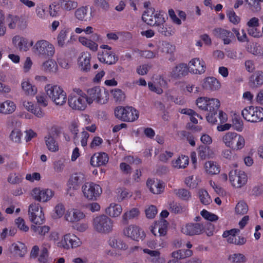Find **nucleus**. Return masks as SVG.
<instances>
[{"label": "nucleus", "mask_w": 263, "mask_h": 263, "mask_svg": "<svg viewBox=\"0 0 263 263\" xmlns=\"http://www.w3.org/2000/svg\"><path fill=\"white\" fill-rule=\"evenodd\" d=\"M189 72L193 74H201L205 71V64L202 60L198 58H193L190 61L187 65Z\"/></svg>", "instance_id": "nucleus-24"}, {"label": "nucleus", "mask_w": 263, "mask_h": 263, "mask_svg": "<svg viewBox=\"0 0 263 263\" xmlns=\"http://www.w3.org/2000/svg\"><path fill=\"white\" fill-rule=\"evenodd\" d=\"M122 212V208L121 205L115 203H110L105 210V214L112 218L119 217L121 215Z\"/></svg>", "instance_id": "nucleus-37"}, {"label": "nucleus", "mask_w": 263, "mask_h": 263, "mask_svg": "<svg viewBox=\"0 0 263 263\" xmlns=\"http://www.w3.org/2000/svg\"><path fill=\"white\" fill-rule=\"evenodd\" d=\"M46 94L40 93L36 96L35 99L37 105L39 106L45 107L48 105V100Z\"/></svg>", "instance_id": "nucleus-62"}, {"label": "nucleus", "mask_w": 263, "mask_h": 263, "mask_svg": "<svg viewBox=\"0 0 263 263\" xmlns=\"http://www.w3.org/2000/svg\"><path fill=\"white\" fill-rule=\"evenodd\" d=\"M206 173L213 175L218 174L220 171V167L216 162L208 161L204 165Z\"/></svg>", "instance_id": "nucleus-43"}, {"label": "nucleus", "mask_w": 263, "mask_h": 263, "mask_svg": "<svg viewBox=\"0 0 263 263\" xmlns=\"http://www.w3.org/2000/svg\"><path fill=\"white\" fill-rule=\"evenodd\" d=\"M168 208L171 212L174 213H182L186 210L185 206L174 201H171L168 203Z\"/></svg>", "instance_id": "nucleus-56"}, {"label": "nucleus", "mask_w": 263, "mask_h": 263, "mask_svg": "<svg viewBox=\"0 0 263 263\" xmlns=\"http://www.w3.org/2000/svg\"><path fill=\"white\" fill-rule=\"evenodd\" d=\"M189 158L185 155L179 156L177 158L174 159L172 162V166L176 168H185L189 164Z\"/></svg>", "instance_id": "nucleus-45"}, {"label": "nucleus", "mask_w": 263, "mask_h": 263, "mask_svg": "<svg viewBox=\"0 0 263 263\" xmlns=\"http://www.w3.org/2000/svg\"><path fill=\"white\" fill-rule=\"evenodd\" d=\"M28 215L32 224L42 225L45 222L43 209L39 203L32 202L29 205Z\"/></svg>", "instance_id": "nucleus-9"}, {"label": "nucleus", "mask_w": 263, "mask_h": 263, "mask_svg": "<svg viewBox=\"0 0 263 263\" xmlns=\"http://www.w3.org/2000/svg\"><path fill=\"white\" fill-rule=\"evenodd\" d=\"M4 22L9 29H14L16 28L22 29L26 26V22L18 15L8 14L6 15H4Z\"/></svg>", "instance_id": "nucleus-20"}, {"label": "nucleus", "mask_w": 263, "mask_h": 263, "mask_svg": "<svg viewBox=\"0 0 263 263\" xmlns=\"http://www.w3.org/2000/svg\"><path fill=\"white\" fill-rule=\"evenodd\" d=\"M180 112L182 114L189 116L191 121L194 124H197L198 123V120L196 117H199L200 119H202L201 116H199L195 111L191 109L183 108L182 109Z\"/></svg>", "instance_id": "nucleus-58"}, {"label": "nucleus", "mask_w": 263, "mask_h": 263, "mask_svg": "<svg viewBox=\"0 0 263 263\" xmlns=\"http://www.w3.org/2000/svg\"><path fill=\"white\" fill-rule=\"evenodd\" d=\"M91 54L87 51L81 52L78 58V65L81 71L87 72L90 69Z\"/></svg>", "instance_id": "nucleus-28"}, {"label": "nucleus", "mask_w": 263, "mask_h": 263, "mask_svg": "<svg viewBox=\"0 0 263 263\" xmlns=\"http://www.w3.org/2000/svg\"><path fill=\"white\" fill-rule=\"evenodd\" d=\"M92 226L97 232L106 234L112 231L114 222L107 216L101 215L93 218Z\"/></svg>", "instance_id": "nucleus-5"}, {"label": "nucleus", "mask_w": 263, "mask_h": 263, "mask_svg": "<svg viewBox=\"0 0 263 263\" xmlns=\"http://www.w3.org/2000/svg\"><path fill=\"white\" fill-rule=\"evenodd\" d=\"M15 223L17 228L22 232H27L29 230V226L26 224L25 220L18 217L15 220Z\"/></svg>", "instance_id": "nucleus-64"}, {"label": "nucleus", "mask_w": 263, "mask_h": 263, "mask_svg": "<svg viewBox=\"0 0 263 263\" xmlns=\"http://www.w3.org/2000/svg\"><path fill=\"white\" fill-rule=\"evenodd\" d=\"M236 134V133L234 132H228L222 136L221 141L227 147L230 148Z\"/></svg>", "instance_id": "nucleus-49"}, {"label": "nucleus", "mask_w": 263, "mask_h": 263, "mask_svg": "<svg viewBox=\"0 0 263 263\" xmlns=\"http://www.w3.org/2000/svg\"><path fill=\"white\" fill-rule=\"evenodd\" d=\"M88 7L82 6L78 8L74 12V16L79 21H83L86 20L87 15Z\"/></svg>", "instance_id": "nucleus-55"}, {"label": "nucleus", "mask_w": 263, "mask_h": 263, "mask_svg": "<svg viewBox=\"0 0 263 263\" xmlns=\"http://www.w3.org/2000/svg\"><path fill=\"white\" fill-rule=\"evenodd\" d=\"M82 194L84 198L89 201L98 200L102 193L101 186L93 182H86L81 187Z\"/></svg>", "instance_id": "nucleus-8"}, {"label": "nucleus", "mask_w": 263, "mask_h": 263, "mask_svg": "<svg viewBox=\"0 0 263 263\" xmlns=\"http://www.w3.org/2000/svg\"><path fill=\"white\" fill-rule=\"evenodd\" d=\"M45 92L56 105L62 106L67 100V94L62 87L58 85L48 84L45 86Z\"/></svg>", "instance_id": "nucleus-3"}, {"label": "nucleus", "mask_w": 263, "mask_h": 263, "mask_svg": "<svg viewBox=\"0 0 263 263\" xmlns=\"http://www.w3.org/2000/svg\"><path fill=\"white\" fill-rule=\"evenodd\" d=\"M229 260L233 263H245L247 261V258L242 254L234 253L229 256Z\"/></svg>", "instance_id": "nucleus-61"}, {"label": "nucleus", "mask_w": 263, "mask_h": 263, "mask_svg": "<svg viewBox=\"0 0 263 263\" xmlns=\"http://www.w3.org/2000/svg\"><path fill=\"white\" fill-rule=\"evenodd\" d=\"M21 88L25 95L34 96L37 92L36 87L32 84L28 79H24L21 82Z\"/></svg>", "instance_id": "nucleus-34"}, {"label": "nucleus", "mask_w": 263, "mask_h": 263, "mask_svg": "<svg viewBox=\"0 0 263 263\" xmlns=\"http://www.w3.org/2000/svg\"><path fill=\"white\" fill-rule=\"evenodd\" d=\"M12 44L17 47L20 51L26 52L32 46L33 42L29 41L27 38L18 35L14 36L12 40Z\"/></svg>", "instance_id": "nucleus-26"}, {"label": "nucleus", "mask_w": 263, "mask_h": 263, "mask_svg": "<svg viewBox=\"0 0 263 263\" xmlns=\"http://www.w3.org/2000/svg\"><path fill=\"white\" fill-rule=\"evenodd\" d=\"M200 215L205 220L211 222H216L219 219L217 215L205 209L200 212Z\"/></svg>", "instance_id": "nucleus-59"}, {"label": "nucleus", "mask_w": 263, "mask_h": 263, "mask_svg": "<svg viewBox=\"0 0 263 263\" xmlns=\"http://www.w3.org/2000/svg\"><path fill=\"white\" fill-rule=\"evenodd\" d=\"M86 94L89 105L92 104L93 102L105 104L108 100L107 93L105 92H102L100 87L98 86L88 88Z\"/></svg>", "instance_id": "nucleus-14"}, {"label": "nucleus", "mask_w": 263, "mask_h": 263, "mask_svg": "<svg viewBox=\"0 0 263 263\" xmlns=\"http://www.w3.org/2000/svg\"><path fill=\"white\" fill-rule=\"evenodd\" d=\"M198 195L200 202L204 205H209L212 202V199L208 192L203 189L198 191Z\"/></svg>", "instance_id": "nucleus-54"}, {"label": "nucleus", "mask_w": 263, "mask_h": 263, "mask_svg": "<svg viewBox=\"0 0 263 263\" xmlns=\"http://www.w3.org/2000/svg\"><path fill=\"white\" fill-rule=\"evenodd\" d=\"M32 51L39 57L51 58L55 53V48L52 44L46 40L37 41L32 47Z\"/></svg>", "instance_id": "nucleus-7"}, {"label": "nucleus", "mask_w": 263, "mask_h": 263, "mask_svg": "<svg viewBox=\"0 0 263 263\" xmlns=\"http://www.w3.org/2000/svg\"><path fill=\"white\" fill-rule=\"evenodd\" d=\"M30 194L33 200L41 203L49 202L54 196V192L52 190L42 187L33 188Z\"/></svg>", "instance_id": "nucleus-12"}, {"label": "nucleus", "mask_w": 263, "mask_h": 263, "mask_svg": "<svg viewBox=\"0 0 263 263\" xmlns=\"http://www.w3.org/2000/svg\"><path fill=\"white\" fill-rule=\"evenodd\" d=\"M175 50V47L165 41L160 42L158 46L157 53H171Z\"/></svg>", "instance_id": "nucleus-48"}, {"label": "nucleus", "mask_w": 263, "mask_h": 263, "mask_svg": "<svg viewBox=\"0 0 263 263\" xmlns=\"http://www.w3.org/2000/svg\"><path fill=\"white\" fill-rule=\"evenodd\" d=\"M229 179L233 187L240 189L246 184L248 176L245 172L235 170H232L229 172Z\"/></svg>", "instance_id": "nucleus-15"}, {"label": "nucleus", "mask_w": 263, "mask_h": 263, "mask_svg": "<svg viewBox=\"0 0 263 263\" xmlns=\"http://www.w3.org/2000/svg\"><path fill=\"white\" fill-rule=\"evenodd\" d=\"M67 34L68 30L64 28L60 30L57 36L58 44L59 46L61 47L64 46L67 39Z\"/></svg>", "instance_id": "nucleus-63"}, {"label": "nucleus", "mask_w": 263, "mask_h": 263, "mask_svg": "<svg viewBox=\"0 0 263 263\" xmlns=\"http://www.w3.org/2000/svg\"><path fill=\"white\" fill-rule=\"evenodd\" d=\"M196 104L199 109L208 112L217 111L220 105L218 99L207 97H199L196 100Z\"/></svg>", "instance_id": "nucleus-11"}, {"label": "nucleus", "mask_w": 263, "mask_h": 263, "mask_svg": "<svg viewBox=\"0 0 263 263\" xmlns=\"http://www.w3.org/2000/svg\"><path fill=\"white\" fill-rule=\"evenodd\" d=\"M86 217L85 213L80 209L71 208L66 210L64 219L69 222L77 223Z\"/></svg>", "instance_id": "nucleus-23"}, {"label": "nucleus", "mask_w": 263, "mask_h": 263, "mask_svg": "<svg viewBox=\"0 0 263 263\" xmlns=\"http://www.w3.org/2000/svg\"><path fill=\"white\" fill-rule=\"evenodd\" d=\"M21 104L26 110L30 112L35 117L39 118H42L44 117L45 114L44 110L42 107L34 104L30 99L25 98L22 99Z\"/></svg>", "instance_id": "nucleus-18"}, {"label": "nucleus", "mask_w": 263, "mask_h": 263, "mask_svg": "<svg viewBox=\"0 0 263 263\" xmlns=\"http://www.w3.org/2000/svg\"><path fill=\"white\" fill-rule=\"evenodd\" d=\"M115 117L119 120L127 122H133L137 120L139 116V111L132 106L117 107L114 110Z\"/></svg>", "instance_id": "nucleus-6"}, {"label": "nucleus", "mask_w": 263, "mask_h": 263, "mask_svg": "<svg viewBox=\"0 0 263 263\" xmlns=\"http://www.w3.org/2000/svg\"><path fill=\"white\" fill-rule=\"evenodd\" d=\"M59 5L61 8L65 11H71L78 6V3L74 0H60Z\"/></svg>", "instance_id": "nucleus-44"}, {"label": "nucleus", "mask_w": 263, "mask_h": 263, "mask_svg": "<svg viewBox=\"0 0 263 263\" xmlns=\"http://www.w3.org/2000/svg\"><path fill=\"white\" fill-rule=\"evenodd\" d=\"M166 85V81L161 77H159L157 80V83H153L151 82L148 83V86L149 89L156 92L157 94L160 95L163 92V88L165 87Z\"/></svg>", "instance_id": "nucleus-40"}, {"label": "nucleus", "mask_w": 263, "mask_h": 263, "mask_svg": "<svg viewBox=\"0 0 263 263\" xmlns=\"http://www.w3.org/2000/svg\"><path fill=\"white\" fill-rule=\"evenodd\" d=\"M9 251L12 256L19 258L24 257L28 252L26 245L20 241L12 243L9 247Z\"/></svg>", "instance_id": "nucleus-22"}, {"label": "nucleus", "mask_w": 263, "mask_h": 263, "mask_svg": "<svg viewBox=\"0 0 263 263\" xmlns=\"http://www.w3.org/2000/svg\"><path fill=\"white\" fill-rule=\"evenodd\" d=\"M241 115L248 122H259L263 121V108L259 106H247L242 110Z\"/></svg>", "instance_id": "nucleus-10"}, {"label": "nucleus", "mask_w": 263, "mask_h": 263, "mask_svg": "<svg viewBox=\"0 0 263 263\" xmlns=\"http://www.w3.org/2000/svg\"><path fill=\"white\" fill-rule=\"evenodd\" d=\"M189 72L188 66L186 64L181 63L174 67L172 72V77L177 78L185 76Z\"/></svg>", "instance_id": "nucleus-42"}, {"label": "nucleus", "mask_w": 263, "mask_h": 263, "mask_svg": "<svg viewBox=\"0 0 263 263\" xmlns=\"http://www.w3.org/2000/svg\"><path fill=\"white\" fill-rule=\"evenodd\" d=\"M249 85L252 88L259 87L263 84V72L257 71L252 74L249 80Z\"/></svg>", "instance_id": "nucleus-41"}, {"label": "nucleus", "mask_w": 263, "mask_h": 263, "mask_svg": "<svg viewBox=\"0 0 263 263\" xmlns=\"http://www.w3.org/2000/svg\"><path fill=\"white\" fill-rule=\"evenodd\" d=\"M108 160V155L105 153H96L91 156L90 163L93 167H100L107 164Z\"/></svg>", "instance_id": "nucleus-30"}, {"label": "nucleus", "mask_w": 263, "mask_h": 263, "mask_svg": "<svg viewBox=\"0 0 263 263\" xmlns=\"http://www.w3.org/2000/svg\"><path fill=\"white\" fill-rule=\"evenodd\" d=\"M73 94H71L68 98L69 106L73 110L84 111L89 105L86 98V94L80 88L73 89Z\"/></svg>", "instance_id": "nucleus-2"}, {"label": "nucleus", "mask_w": 263, "mask_h": 263, "mask_svg": "<svg viewBox=\"0 0 263 263\" xmlns=\"http://www.w3.org/2000/svg\"><path fill=\"white\" fill-rule=\"evenodd\" d=\"M82 245V241L79 237L73 233H67L56 242L55 246L59 249L69 250L79 248Z\"/></svg>", "instance_id": "nucleus-4"}, {"label": "nucleus", "mask_w": 263, "mask_h": 263, "mask_svg": "<svg viewBox=\"0 0 263 263\" xmlns=\"http://www.w3.org/2000/svg\"><path fill=\"white\" fill-rule=\"evenodd\" d=\"M66 211L65 206L62 203H58L53 208L52 217L53 219H59L63 216L65 217Z\"/></svg>", "instance_id": "nucleus-46"}, {"label": "nucleus", "mask_w": 263, "mask_h": 263, "mask_svg": "<svg viewBox=\"0 0 263 263\" xmlns=\"http://www.w3.org/2000/svg\"><path fill=\"white\" fill-rule=\"evenodd\" d=\"M31 230L36 234L40 236H45L49 232L50 228L49 226L46 225L40 226L33 224L31 226Z\"/></svg>", "instance_id": "nucleus-51"}, {"label": "nucleus", "mask_w": 263, "mask_h": 263, "mask_svg": "<svg viewBox=\"0 0 263 263\" xmlns=\"http://www.w3.org/2000/svg\"><path fill=\"white\" fill-rule=\"evenodd\" d=\"M36 17L41 20H46L48 18V13L46 6L41 4L36 6L35 8Z\"/></svg>", "instance_id": "nucleus-53"}, {"label": "nucleus", "mask_w": 263, "mask_h": 263, "mask_svg": "<svg viewBox=\"0 0 263 263\" xmlns=\"http://www.w3.org/2000/svg\"><path fill=\"white\" fill-rule=\"evenodd\" d=\"M181 231L189 236L201 235L204 233V225L200 223H187L182 226Z\"/></svg>", "instance_id": "nucleus-17"}, {"label": "nucleus", "mask_w": 263, "mask_h": 263, "mask_svg": "<svg viewBox=\"0 0 263 263\" xmlns=\"http://www.w3.org/2000/svg\"><path fill=\"white\" fill-rule=\"evenodd\" d=\"M233 142L230 148L236 151H240L244 148L246 144L245 137L242 135L237 133Z\"/></svg>", "instance_id": "nucleus-39"}, {"label": "nucleus", "mask_w": 263, "mask_h": 263, "mask_svg": "<svg viewBox=\"0 0 263 263\" xmlns=\"http://www.w3.org/2000/svg\"><path fill=\"white\" fill-rule=\"evenodd\" d=\"M168 223L163 218L154 222L151 227V231L155 235L164 236L167 234Z\"/></svg>", "instance_id": "nucleus-25"}, {"label": "nucleus", "mask_w": 263, "mask_h": 263, "mask_svg": "<svg viewBox=\"0 0 263 263\" xmlns=\"http://www.w3.org/2000/svg\"><path fill=\"white\" fill-rule=\"evenodd\" d=\"M93 40L87 38L84 36H80L78 37V41L83 46L87 47L92 51H96L98 48V45L96 43L101 40V36L98 33H94L92 35Z\"/></svg>", "instance_id": "nucleus-21"}, {"label": "nucleus", "mask_w": 263, "mask_h": 263, "mask_svg": "<svg viewBox=\"0 0 263 263\" xmlns=\"http://www.w3.org/2000/svg\"><path fill=\"white\" fill-rule=\"evenodd\" d=\"M192 251L190 250H179L174 251L171 254V256L177 260L181 259L191 256Z\"/></svg>", "instance_id": "nucleus-52"}, {"label": "nucleus", "mask_w": 263, "mask_h": 263, "mask_svg": "<svg viewBox=\"0 0 263 263\" xmlns=\"http://www.w3.org/2000/svg\"><path fill=\"white\" fill-rule=\"evenodd\" d=\"M45 143L48 149L51 152H56L59 150V145L55 139L50 135L45 138Z\"/></svg>", "instance_id": "nucleus-50"}, {"label": "nucleus", "mask_w": 263, "mask_h": 263, "mask_svg": "<svg viewBox=\"0 0 263 263\" xmlns=\"http://www.w3.org/2000/svg\"><path fill=\"white\" fill-rule=\"evenodd\" d=\"M122 234L124 237L136 241L143 240L146 236L143 229L136 224L125 227L122 230Z\"/></svg>", "instance_id": "nucleus-13"}, {"label": "nucleus", "mask_w": 263, "mask_h": 263, "mask_svg": "<svg viewBox=\"0 0 263 263\" xmlns=\"http://www.w3.org/2000/svg\"><path fill=\"white\" fill-rule=\"evenodd\" d=\"M108 244L110 247L117 250L126 251L128 248V245L124 240L115 236L109 238Z\"/></svg>", "instance_id": "nucleus-33"}, {"label": "nucleus", "mask_w": 263, "mask_h": 263, "mask_svg": "<svg viewBox=\"0 0 263 263\" xmlns=\"http://www.w3.org/2000/svg\"><path fill=\"white\" fill-rule=\"evenodd\" d=\"M240 231L238 229H233L230 230L225 231L222 236L226 238L228 243L236 245H242L246 242V239L243 237L238 236Z\"/></svg>", "instance_id": "nucleus-19"}, {"label": "nucleus", "mask_w": 263, "mask_h": 263, "mask_svg": "<svg viewBox=\"0 0 263 263\" xmlns=\"http://www.w3.org/2000/svg\"><path fill=\"white\" fill-rule=\"evenodd\" d=\"M248 211V206L247 204L243 201H239L235 208V213L236 215H244Z\"/></svg>", "instance_id": "nucleus-57"}, {"label": "nucleus", "mask_w": 263, "mask_h": 263, "mask_svg": "<svg viewBox=\"0 0 263 263\" xmlns=\"http://www.w3.org/2000/svg\"><path fill=\"white\" fill-rule=\"evenodd\" d=\"M215 33V35L220 39L225 45L230 44L233 37V34L230 31L221 28L216 29Z\"/></svg>", "instance_id": "nucleus-36"}, {"label": "nucleus", "mask_w": 263, "mask_h": 263, "mask_svg": "<svg viewBox=\"0 0 263 263\" xmlns=\"http://www.w3.org/2000/svg\"><path fill=\"white\" fill-rule=\"evenodd\" d=\"M164 13L162 11H155L154 8H149L144 12L142 19L149 25L159 27V32L166 35L164 29V24L165 22Z\"/></svg>", "instance_id": "nucleus-1"}, {"label": "nucleus", "mask_w": 263, "mask_h": 263, "mask_svg": "<svg viewBox=\"0 0 263 263\" xmlns=\"http://www.w3.org/2000/svg\"><path fill=\"white\" fill-rule=\"evenodd\" d=\"M85 181H86V177L83 173H77L72 174L67 183L68 190H77L80 185Z\"/></svg>", "instance_id": "nucleus-27"}, {"label": "nucleus", "mask_w": 263, "mask_h": 263, "mask_svg": "<svg viewBox=\"0 0 263 263\" xmlns=\"http://www.w3.org/2000/svg\"><path fill=\"white\" fill-rule=\"evenodd\" d=\"M200 179L198 177H194V176H190L185 179V184L190 188H196L200 182Z\"/></svg>", "instance_id": "nucleus-60"}, {"label": "nucleus", "mask_w": 263, "mask_h": 263, "mask_svg": "<svg viewBox=\"0 0 263 263\" xmlns=\"http://www.w3.org/2000/svg\"><path fill=\"white\" fill-rule=\"evenodd\" d=\"M202 87L206 90L215 91L218 90L220 87V83L214 77L205 78L202 83Z\"/></svg>", "instance_id": "nucleus-35"}, {"label": "nucleus", "mask_w": 263, "mask_h": 263, "mask_svg": "<svg viewBox=\"0 0 263 263\" xmlns=\"http://www.w3.org/2000/svg\"><path fill=\"white\" fill-rule=\"evenodd\" d=\"M41 67L45 72L50 73H55L58 69L57 62L50 58L43 62Z\"/></svg>", "instance_id": "nucleus-38"}, {"label": "nucleus", "mask_w": 263, "mask_h": 263, "mask_svg": "<svg viewBox=\"0 0 263 263\" xmlns=\"http://www.w3.org/2000/svg\"><path fill=\"white\" fill-rule=\"evenodd\" d=\"M16 109L15 103L11 100L0 101V115H11L16 110Z\"/></svg>", "instance_id": "nucleus-32"}, {"label": "nucleus", "mask_w": 263, "mask_h": 263, "mask_svg": "<svg viewBox=\"0 0 263 263\" xmlns=\"http://www.w3.org/2000/svg\"><path fill=\"white\" fill-rule=\"evenodd\" d=\"M143 252L147 254V259L151 263H165L164 257L161 256L159 250H152L147 248L143 249Z\"/></svg>", "instance_id": "nucleus-29"}, {"label": "nucleus", "mask_w": 263, "mask_h": 263, "mask_svg": "<svg viewBox=\"0 0 263 263\" xmlns=\"http://www.w3.org/2000/svg\"><path fill=\"white\" fill-rule=\"evenodd\" d=\"M140 214V211L137 208H133L130 210L126 211L123 216V220L125 221H128L129 220L134 219L138 217Z\"/></svg>", "instance_id": "nucleus-47"}, {"label": "nucleus", "mask_w": 263, "mask_h": 263, "mask_svg": "<svg viewBox=\"0 0 263 263\" xmlns=\"http://www.w3.org/2000/svg\"><path fill=\"white\" fill-rule=\"evenodd\" d=\"M101 48L103 49L101 53L98 54L99 60L107 64H115L118 61V57L115 55L111 47L107 45H102Z\"/></svg>", "instance_id": "nucleus-16"}, {"label": "nucleus", "mask_w": 263, "mask_h": 263, "mask_svg": "<svg viewBox=\"0 0 263 263\" xmlns=\"http://www.w3.org/2000/svg\"><path fill=\"white\" fill-rule=\"evenodd\" d=\"M146 185L149 191L154 194H160L162 193L165 186V184L163 181L151 179L147 180Z\"/></svg>", "instance_id": "nucleus-31"}]
</instances>
